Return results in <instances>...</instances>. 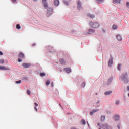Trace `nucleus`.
Returning a JSON list of instances; mask_svg holds the SVG:
<instances>
[{
    "mask_svg": "<svg viewBox=\"0 0 129 129\" xmlns=\"http://www.w3.org/2000/svg\"><path fill=\"white\" fill-rule=\"evenodd\" d=\"M88 32V34H92V33H94V30L93 29H89Z\"/></svg>",
    "mask_w": 129,
    "mask_h": 129,
    "instance_id": "f8f14e48",
    "label": "nucleus"
},
{
    "mask_svg": "<svg viewBox=\"0 0 129 129\" xmlns=\"http://www.w3.org/2000/svg\"><path fill=\"white\" fill-rule=\"evenodd\" d=\"M50 83H51V82H50V81H47L46 82V85H49V84H50Z\"/></svg>",
    "mask_w": 129,
    "mask_h": 129,
    "instance_id": "c85d7f7f",
    "label": "nucleus"
},
{
    "mask_svg": "<svg viewBox=\"0 0 129 129\" xmlns=\"http://www.w3.org/2000/svg\"><path fill=\"white\" fill-rule=\"evenodd\" d=\"M117 39H118V41H121L122 40L121 36L119 35H117Z\"/></svg>",
    "mask_w": 129,
    "mask_h": 129,
    "instance_id": "2eb2a0df",
    "label": "nucleus"
},
{
    "mask_svg": "<svg viewBox=\"0 0 129 129\" xmlns=\"http://www.w3.org/2000/svg\"><path fill=\"white\" fill-rule=\"evenodd\" d=\"M3 55V52L2 51H0V55L2 56Z\"/></svg>",
    "mask_w": 129,
    "mask_h": 129,
    "instance_id": "a19ab883",
    "label": "nucleus"
},
{
    "mask_svg": "<svg viewBox=\"0 0 129 129\" xmlns=\"http://www.w3.org/2000/svg\"><path fill=\"white\" fill-rule=\"evenodd\" d=\"M34 104H35V105L36 106H38V104H37V103H35Z\"/></svg>",
    "mask_w": 129,
    "mask_h": 129,
    "instance_id": "ea45409f",
    "label": "nucleus"
},
{
    "mask_svg": "<svg viewBox=\"0 0 129 129\" xmlns=\"http://www.w3.org/2000/svg\"><path fill=\"white\" fill-rule=\"evenodd\" d=\"M83 85H84V86H85V83H83Z\"/></svg>",
    "mask_w": 129,
    "mask_h": 129,
    "instance_id": "37998d69",
    "label": "nucleus"
},
{
    "mask_svg": "<svg viewBox=\"0 0 129 129\" xmlns=\"http://www.w3.org/2000/svg\"><path fill=\"white\" fill-rule=\"evenodd\" d=\"M114 119L115 120H119V115H116L114 117Z\"/></svg>",
    "mask_w": 129,
    "mask_h": 129,
    "instance_id": "dca6fc26",
    "label": "nucleus"
},
{
    "mask_svg": "<svg viewBox=\"0 0 129 129\" xmlns=\"http://www.w3.org/2000/svg\"><path fill=\"white\" fill-rule=\"evenodd\" d=\"M22 61V59H21V58H18V62H21Z\"/></svg>",
    "mask_w": 129,
    "mask_h": 129,
    "instance_id": "f704fd0d",
    "label": "nucleus"
},
{
    "mask_svg": "<svg viewBox=\"0 0 129 129\" xmlns=\"http://www.w3.org/2000/svg\"><path fill=\"white\" fill-rule=\"evenodd\" d=\"M121 68V64H119L118 66V70L120 71V68Z\"/></svg>",
    "mask_w": 129,
    "mask_h": 129,
    "instance_id": "cd10ccee",
    "label": "nucleus"
},
{
    "mask_svg": "<svg viewBox=\"0 0 129 129\" xmlns=\"http://www.w3.org/2000/svg\"><path fill=\"white\" fill-rule=\"evenodd\" d=\"M51 86H52V87H54V83H51Z\"/></svg>",
    "mask_w": 129,
    "mask_h": 129,
    "instance_id": "4c0bfd02",
    "label": "nucleus"
},
{
    "mask_svg": "<svg viewBox=\"0 0 129 129\" xmlns=\"http://www.w3.org/2000/svg\"><path fill=\"white\" fill-rule=\"evenodd\" d=\"M101 127L103 129H107V127H108V125L107 124H105L102 125Z\"/></svg>",
    "mask_w": 129,
    "mask_h": 129,
    "instance_id": "9d476101",
    "label": "nucleus"
},
{
    "mask_svg": "<svg viewBox=\"0 0 129 129\" xmlns=\"http://www.w3.org/2000/svg\"><path fill=\"white\" fill-rule=\"evenodd\" d=\"M94 114V113L92 111L90 113L91 115H93Z\"/></svg>",
    "mask_w": 129,
    "mask_h": 129,
    "instance_id": "c9c22d12",
    "label": "nucleus"
},
{
    "mask_svg": "<svg viewBox=\"0 0 129 129\" xmlns=\"http://www.w3.org/2000/svg\"><path fill=\"white\" fill-rule=\"evenodd\" d=\"M0 70H10V69L7 67L0 66Z\"/></svg>",
    "mask_w": 129,
    "mask_h": 129,
    "instance_id": "423d86ee",
    "label": "nucleus"
},
{
    "mask_svg": "<svg viewBox=\"0 0 129 129\" xmlns=\"http://www.w3.org/2000/svg\"><path fill=\"white\" fill-rule=\"evenodd\" d=\"M47 11L48 12V13H49V12H50V13H52L53 12V8H48Z\"/></svg>",
    "mask_w": 129,
    "mask_h": 129,
    "instance_id": "f3484780",
    "label": "nucleus"
},
{
    "mask_svg": "<svg viewBox=\"0 0 129 129\" xmlns=\"http://www.w3.org/2000/svg\"><path fill=\"white\" fill-rule=\"evenodd\" d=\"M98 125H99V124H98Z\"/></svg>",
    "mask_w": 129,
    "mask_h": 129,
    "instance_id": "49530a36",
    "label": "nucleus"
},
{
    "mask_svg": "<svg viewBox=\"0 0 129 129\" xmlns=\"http://www.w3.org/2000/svg\"><path fill=\"white\" fill-rule=\"evenodd\" d=\"M113 64V58L111 57V59L108 61V66L109 67H111Z\"/></svg>",
    "mask_w": 129,
    "mask_h": 129,
    "instance_id": "f03ea898",
    "label": "nucleus"
},
{
    "mask_svg": "<svg viewBox=\"0 0 129 129\" xmlns=\"http://www.w3.org/2000/svg\"><path fill=\"white\" fill-rule=\"evenodd\" d=\"M64 71H66L67 73H69V72H71V69L69 68H66L64 69Z\"/></svg>",
    "mask_w": 129,
    "mask_h": 129,
    "instance_id": "1a4fd4ad",
    "label": "nucleus"
},
{
    "mask_svg": "<svg viewBox=\"0 0 129 129\" xmlns=\"http://www.w3.org/2000/svg\"><path fill=\"white\" fill-rule=\"evenodd\" d=\"M127 90H129V86H127Z\"/></svg>",
    "mask_w": 129,
    "mask_h": 129,
    "instance_id": "c03bdc74",
    "label": "nucleus"
},
{
    "mask_svg": "<svg viewBox=\"0 0 129 129\" xmlns=\"http://www.w3.org/2000/svg\"><path fill=\"white\" fill-rule=\"evenodd\" d=\"M16 83H21V80H19V81H17L16 82H15Z\"/></svg>",
    "mask_w": 129,
    "mask_h": 129,
    "instance_id": "2f4dec72",
    "label": "nucleus"
},
{
    "mask_svg": "<svg viewBox=\"0 0 129 129\" xmlns=\"http://www.w3.org/2000/svg\"><path fill=\"white\" fill-rule=\"evenodd\" d=\"M19 58H21V59H25V54L24 53L20 52L18 54Z\"/></svg>",
    "mask_w": 129,
    "mask_h": 129,
    "instance_id": "39448f33",
    "label": "nucleus"
},
{
    "mask_svg": "<svg viewBox=\"0 0 129 129\" xmlns=\"http://www.w3.org/2000/svg\"><path fill=\"white\" fill-rule=\"evenodd\" d=\"M22 66L24 67L25 68H28V67H30L31 66V64L30 63H23Z\"/></svg>",
    "mask_w": 129,
    "mask_h": 129,
    "instance_id": "0eeeda50",
    "label": "nucleus"
},
{
    "mask_svg": "<svg viewBox=\"0 0 129 129\" xmlns=\"http://www.w3.org/2000/svg\"><path fill=\"white\" fill-rule=\"evenodd\" d=\"M104 0H97V3H99V4H101V3H103Z\"/></svg>",
    "mask_w": 129,
    "mask_h": 129,
    "instance_id": "a878e982",
    "label": "nucleus"
},
{
    "mask_svg": "<svg viewBox=\"0 0 129 129\" xmlns=\"http://www.w3.org/2000/svg\"><path fill=\"white\" fill-rule=\"evenodd\" d=\"M54 5L55 6H58L59 4H60V2H59V0H55L54 1Z\"/></svg>",
    "mask_w": 129,
    "mask_h": 129,
    "instance_id": "4468645a",
    "label": "nucleus"
},
{
    "mask_svg": "<svg viewBox=\"0 0 129 129\" xmlns=\"http://www.w3.org/2000/svg\"><path fill=\"white\" fill-rule=\"evenodd\" d=\"M34 109H35V110H36V111H37L38 110L37 109V107H34Z\"/></svg>",
    "mask_w": 129,
    "mask_h": 129,
    "instance_id": "79ce46f5",
    "label": "nucleus"
},
{
    "mask_svg": "<svg viewBox=\"0 0 129 129\" xmlns=\"http://www.w3.org/2000/svg\"><path fill=\"white\" fill-rule=\"evenodd\" d=\"M23 79H25V80H28V77H24L23 78Z\"/></svg>",
    "mask_w": 129,
    "mask_h": 129,
    "instance_id": "72a5a7b5",
    "label": "nucleus"
},
{
    "mask_svg": "<svg viewBox=\"0 0 129 129\" xmlns=\"http://www.w3.org/2000/svg\"><path fill=\"white\" fill-rule=\"evenodd\" d=\"M127 7H128V8H129V2L127 3Z\"/></svg>",
    "mask_w": 129,
    "mask_h": 129,
    "instance_id": "58836bf2",
    "label": "nucleus"
},
{
    "mask_svg": "<svg viewBox=\"0 0 129 129\" xmlns=\"http://www.w3.org/2000/svg\"><path fill=\"white\" fill-rule=\"evenodd\" d=\"M104 119H105V116H102L101 118V121H104Z\"/></svg>",
    "mask_w": 129,
    "mask_h": 129,
    "instance_id": "6ab92c4d",
    "label": "nucleus"
},
{
    "mask_svg": "<svg viewBox=\"0 0 129 129\" xmlns=\"http://www.w3.org/2000/svg\"><path fill=\"white\" fill-rule=\"evenodd\" d=\"M99 129H101V128H99Z\"/></svg>",
    "mask_w": 129,
    "mask_h": 129,
    "instance_id": "09e8293b",
    "label": "nucleus"
},
{
    "mask_svg": "<svg viewBox=\"0 0 129 129\" xmlns=\"http://www.w3.org/2000/svg\"><path fill=\"white\" fill-rule=\"evenodd\" d=\"M98 109H94V110H92V112L94 113H95V112H97V111H98Z\"/></svg>",
    "mask_w": 129,
    "mask_h": 129,
    "instance_id": "c756f323",
    "label": "nucleus"
},
{
    "mask_svg": "<svg viewBox=\"0 0 129 129\" xmlns=\"http://www.w3.org/2000/svg\"><path fill=\"white\" fill-rule=\"evenodd\" d=\"M116 105H118V104H119V101H117L116 102Z\"/></svg>",
    "mask_w": 129,
    "mask_h": 129,
    "instance_id": "473e14b6",
    "label": "nucleus"
},
{
    "mask_svg": "<svg viewBox=\"0 0 129 129\" xmlns=\"http://www.w3.org/2000/svg\"><path fill=\"white\" fill-rule=\"evenodd\" d=\"M16 29H18V30H20V29H21V26H20L19 24H17L16 25Z\"/></svg>",
    "mask_w": 129,
    "mask_h": 129,
    "instance_id": "aec40b11",
    "label": "nucleus"
},
{
    "mask_svg": "<svg viewBox=\"0 0 129 129\" xmlns=\"http://www.w3.org/2000/svg\"><path fill=\"white\" fill-rule=\"evenodd\" d=\"M81 2L79 0L77 1V8L80 10V8H81Z\"/></svg>",
    "mask_w": 129,
    "mask_h": 129,
    "instance_id": "7ed1b4c3",
    "label": "nucleus"
},
{
    "mask_svg": "<svg viewBox=\"0 0 129 129\" xmlns=\"http://www.w3.org/2000/svg\"><path fill=\"white\" fill-rule=\"evenodd\" d=\"M34 1H37V0H34Z\"/></svg>",
    "mask_w": 129,
    "mask_h": 129,
    "instance_id": "de8ad7c7",
    "label": "nucleus"
},
{
    "mask_svg": "<svg viewBox=\"0 0 129 129\" xmlns=\"http://www.w3.org/2000/svg\"><path fill=\"white\" fill-rule=\"evenodd\" d=\"M125 77L126 75H123L121 77V79H122V80H123V79H125Z\"/></svg>",
    "mask_w": 129,
    "mask_h": 129,
    "instance_id": "412c9836",
    "label": "nucleus"
},
{
    "mask_svg": "<svg viewBox=\"0 0 129 129\" xmlns=\"http://www.w3.org/2000/svg\"><path fill=\"white\" fill-rule=\"evenodd\" d=\"M111 93H112V91H110L105 92L104 94H105V95H110V94H111Z\"/></svg>",
    "mask_w": 129,
    "mask_h": 129,
    "instance_id": "9b49d317",
    "label": "nucleus"
},
{
    "mask_svg": "<svg viewBox=\"0 0 129 129\" xmlns=\"http://www.w3.org/2000/svg\"><path fill=\"white\" fill-rule=\"evenodd\" d=\"M121 0H114L113 3L114 4H120Z\"/></svg>",
    "mask_w": 129,
    "mask_h": 129,
    "instance_id": "ddd939ff",
    "label": "nucleus"
},
{
    "mask_svg": "<svg viewBox=\"0 0 129 129\" xmlns=\"http://www.w3.org/2000/svg\"><path fill=\"white\" fill-rule=\"evenodd\" d=\"M118 127L119 129L120 128L119 127V126H118Z\"/></svg>",
    "mask_w": 129,
    "mask_h": 129,
    "instance_id": "a18cd8bd",
    "label": "nucleus"
},
{
    "mask_svg": "<svg viewBox=\"0 0 129 129\" xmlns=\"http://www.w3.org/2000/svg\"><path fill=\"white\" fill-rule=\"evenodd\" d=\"M82 123L83 124H85V123H86L85 120H82Z\"/></svg>",
    "mask_w": 129,
    "mask_h": 129,
    "instance_id": "7c9ffc66",
    "label": "nucleus"
},
{
    "mask_svg": "<svg viewBox=\"0 0 129 129\" xmlns=\"http://www.w3.org/2000/svg\"><path fill=\"white\" fill-rule=\"evenodd\" d=\"M112 79H113L112 78H110L108 80V83H111V81H112Z\"/></svg>",
    "mask_w": 129,
    "mask_h": 129,
    "instance_id": "393cba45",
    "label": "nucleus"
},
{
    "mask_svg": "<svg viewBox=\"0 0 129 129\" xmlns=\"http://www.w3.org/2000/svg\"><path fill=\"white\" fill-rule=\"evenodd\" d=\"M47 2V0H42V3H43V5L44 8H48L49 7V5H48V3L46 2Z\"/></svg>",
    "mask_w": 129,
    "mask_h": 129,
    "instance_id": "20e7f679",
    "label": "nucleus"
},
{
    "mask_svg": "<svg viewBox=\"0 0 129 129\" xmlns=\"http://www.w3.org/2000/svg\"><path fill=\"white\" fill-rule=\"evenodd\" d=\"M90 26L92 27L94 29H97L99 27V24L97 22H92V21L90 22Z\"/></svg>",
    "mask_w": 129,
    "mask_h": 129,
    "instance_id": "f257e3e1",
    "label": "nucleus"
},
{
    "mask_svg": "<svg viewBox=\"0 0 129 129\" xmlns=\"http://www.w3.org/2000/svg\"><path fill=\"white\" fill-rule=\"evenodd\" d=\"M88 16L90 17V18H92V19H93V18H94V16L93 15L88 14Z\"/></svg>",
    "mask_w": 129,
    "mask_h": 129,
    "instance_id": "5701e85b",
    "label": "nucleus"
},
{
    "mask_svg": "<svg viewBox=\"0 0 129 129\" xmlns=\"http://www.w3.org/2000/svg\"><path fill=\"white\" fill-rule=\"evenodd\" d=\"M113 29L114 30H115V29H117V25H113Z\"/></svg>",
    "mask_w": 129,
    "mask_h": 129,
    "instance_id": "4be33fe9",
    "label": "nucleus"
},
{
    "mask_svg": "<svg viewBox=\"0 0 129 129\" xmlns=\"http://www.w3.org/2000/svg\"><path fill=\"white\" fill-rule=\"evenodd\" d=\"M17 2V0H12V3H16Z\"/></svg>",
    "mask_w": 129,
    "mask_h": 129,
    "instance_id": "e433bc0d",
    "label": "nucleus"
},
{
    "mask_svg": "<svg viewBox=\"0 0 129 129\" xmlns=\"http://www.w3.org/2000/svg\"><path fill=\"white\" fill-rule=\"evenodd\" d=\"M40 75L41 77H43L44 76H46V74L45 73H41L40 74Z\"/></svg>",
    "mask_w": 129,
    "mask_h": 129,
    "instance_id": "a211bd4d",
    "label": "nucleus"
},
{
    "mask_svg": "<svg viewBox=\"0 0 129 129\" xmlns=\"http://www.w3.org/2000/svg\"><path fill=\"white\" fill-rule=\"evenodd\" d=\"M60 63L61 64V65H65V64H66L65 60L63 58L60 59Z\"/></svg>",
    "mask_w": 129,
    "mask_h": 129,
    "instance_id": "6e6552de",
    "label": "nucleus"
},
{
    "mask_svg": "<svg viewBox=\"0 0 129 129\" xmlns=\"http://www.w3.org/2000/svg\"><path fill=\"white\" fill-rule=\"evenodd\" d=\"M27 94H28V95H31V91H30V90H27Z\"/></svg>",
    "mask_w": 129,
    "mask_h": 129,
    "instance_id": "bb28decb",
    "label": "nucleus"
},
{
    "mask_svg": "<svg viewBox=\"0 0 129 129\" xmlns=\"http://www.w3.org/2000/svg\"><path fill=\"white\" fill-rule=\"evenodd\" d=\"M5 60L4 59H0V64H4Z\"/></svg>",
    "mask_w": 129,
    "mask_h": 129,
    "instance_id": "b1692460",
    "label": "nucleus"
}]
</instances>
